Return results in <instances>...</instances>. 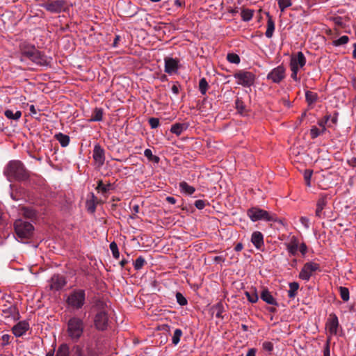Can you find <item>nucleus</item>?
<instances>
[{"mask_svg":"<svg viewBox=\"0 0 356 356\" xmlns=\"http://www.w3.org/2000/svg\"><path fill=\"white\" fill-rule=\"evenodd\" d=\"M254 10L249 8H243L241 10V16L244 22H249L253 17Z\"/></svg>","mask_w":356,"mask_h":356,"instance_id":"7c9ffc66","label":"nucleus"},{"mask_svg":"<svg viewBox=\"0 0 356 356\" xmlns=\"http://www.w3.org/2000/svg\"><path fill=\"white\" fill-rule=\"evenodd\" d=\"M324 131L322 130H320L316 127H312L310 129V135L312 138H316L318 136H319L321 134H322Z\"/></svg>","mask_w":356,"mask_h":356,"instance_id":"8fccbe9b","label":"nucleus"},{"mask_svg":"<svg viewBox=\"0 0 356 356\" xmlns=\"http://www.w3.org/2000/svg\"><path fill=\"white\" fill-rule=\"evenodd\" d=\"M298 250L300 252L302 256H305L307 252V247L306 244L304 243L300 244Z\"/></svg>","mask_w":356,"mask_h":356,"instance_id":"4d7b16f0","label":"nucleus"},{"mask_svg":"<svg viewBox=\"0 0 356 356\" xmlns=\"http://www.w3.org/2000/svg\"><path fill=\"white\" fill-rule=\"evenodd\" d=\"M320 270V264L314 261H309L304 264L300 273L299 278L308 282L313 273Z\"/></svg>","mask_w":356,"mask_h":356,"instance_id":"1a4fd4ad","label":"nucleus"},{"mask_svg":"<svg viewBox=\"0 0 356 356\" xmlns=\"http://www.w3.org/2000/svg\"><path fill=\"white\" fill-rule=\"evenodd\" d=\"M15 231L20 241L30 238L33 233L34 227L31 223L22 219L15 220L14 223Z\"/></svg>","mask_w":356,"mask_h":356,"instance_id":"7ed1b4c3","label":"nucleus"},{"mask_svg":"<svg viewBox=\"0 0 356 356\" xmlns=\"http://www.w3.org/2000/svg\"><path fill=\"white\" fill-rule=\"evenodd\" d=\"M40 6L51 13L59 14L69 10L66 0H47Z\"/></svg>","mask_w":356,"mask_h":356,"instance_id":"20e7f679","label":"nucleus"},{"mask_svg":"<svg viewBox=\"0 0 356 356\" xmlns=\"http://www.w3.org/2000/svg\"><path fill=\"white\" fill-rule=\"evenodd\" d=\"M227 10L229 13L232 14V15H235L236 13H238V7H235V8L229 7L227 8Z\"/></svg>","mask_w":356,"mask_h":356,"instance_id":"680f3d73","label":"nucleus"},{"mask_svg":"<svg viewBox=\"0 0 356 356\" xmlns=\"http://www.w3.org/2000/svg\"><path fill=\"white\" fill-rule=\"evenodd\" d=\"M246 356H256V350L254 348H250L246 354Z\"/></svg>","mask_w":356,"mask_h":356,"instance_id":"338daca9","label":"nucleus"},{"mask_svg":"<svg viewBox=\"0 0 356 356\" xmlns=\"http://www.w3.org/2000/svg\"><path fill=\"white\" fill-rule=\"evenodd\" d=\"M251 242L257 249H260L264 245V236L261 232H254L251 236Z\"/></svg>","mask_w":356,"mask_h":356,"instance_id":"aec40b11","label":"nucleus"},{"mask_svg":"<svg viewBox=\"0 0 356 356\" xmlns=\"http://www.w3.org/2000/svg\"><path fill=\"white\" fill-rule=\"evenodd\" d=\"M273 343L270 341H264L262 343V348L264 350L271 353L273 350Z\"/></svg>","mask_w":356,"mask_h":356,"instance_id":"3c124183","label":"nucleus"},{"mask_svg":"<svg viewBox=\"0 0 356 356\" xmlns=\"http://www.w3.org/2000/svg\"><path fill=\"white\" fill-rule=\"evenodd\" d=\"M110 249L112 252L113 256L115 259H118L120 257V252L117 244L115 242H112L110 244Z\"/></svg>","mask_w":356,"mask_h":356,"instance_id":"49530a36","label":"nucleus"},{"mask_svg":"<svg viewBox=\"0 0 356 356\" xmlns=\"http://www.w3.org/2000/svg\"><path fill=\"white\" fill-rule=\"evenodd\" d=\"M305 98L307 103L312 104L317 100L318 95L316 92L308 90L305 92Z\"/></svg>","mask_w":356,"mask_h":356,"instance_id":"f704fd0d","label":"nucleus"},{"mask_svg":"<svg viewBox=\"0 0 356 356\" xmlns=\"http://www.w3.org/2000/svg\"><path fill=\"white\" fill-rule=\"evenodd\" d=\"M285 245L289 255L296 256L298 254L300 243L296 236H291L289 241L285 243Z\"/></svg>","mask_w":356,"mask_h":356,"instance_id":"dca6fc26","label":"nucleus"},{"mask_svg":"<svg viewBox=\"0 0 356 356\" xmlns=\"http://www.w3.org/2000/svg\"><path fill=\"white\" fill-rule=\"evenodd\" d=\"M85 300V291L82 289H76L70 293L67 299V302L70 307L79 309L83 306Z\"/></svg>","mask_w":356,"mask_h":356,"instance_id":"0eeeda50","label":"nucleus"},{"mask_svg":"<svg viewBox=\"0 0 356 356\" xmlns=\"http://www.w3.org/2000/svg\"><path fill=\"white\" fill-rule=\"evenodd\" d=\"M300 221L306 229H308L309 228V219L307 217L302 216L300 219Z\"/></svg>","mask_w":356,"mask_h":356,"instance_id":"864d4df0","label":"nucleus"},{"mask_svg":"<svg viewBox=\"0 0 356 356\" xmlns=\"http://www.w3.org/2000/svg\"><path fill=\"white\" fill-rule=\"evenodd\" d=\"M10 335L5 334L0 337V346L4 347L10 343Z\"/></svg>","mask_w":356,"mask_h":356,"instance_id":"de8ad7c7","label":"nucleus"},{"mask_svg":"<svg viewBox=\"0 0 356 356\" xmlns=\"http://www.w3.org/2000/svg\"><path fill=\"white\" fill-rule=\"evenodd\" d=\"M332 20L333 21L334 24L339 28H344L346 26V19L341 17H333Z\"/></svg>","mask_w":356,"mask_h":356,"instance_id":"c9c22d12","label":"nucleus"},{"mask_svg":"<svg viewBox=\"0 0 356 356\" xmlns=\"http://www.w3.org/2000/svg\"><path fill=\"white\" fill-rule=\"evenodd\" d=\"M330 115H326L325 116V120L321 121L318 122V125L322 127V131H325L326 130L325 129V124L327 123L330 120Z\"/></svg>","mask_w":356,"mask_h":356,"instance_id":"6e6d98bb","label":"nucleus"},{"mask_svg":"<svg viewBox=\"0 0 356 356\" xmlns=\"http://www.w3.org/2000/svg\"><path fill=\"white\" fill-rule=\"evenodd\" d=\"M3 173L9 181H25L29 177L24 164L17 160L9 161L4 168Z\"/></svg>","mask_w":356,"mask_h":356,"instance_id":"f257e3e1","label":"nucleus"},{"mask_svg":"<svg viewBox=\"0 0 356 356\" xmlns=\"http://www.w3.org/2000/svg\"><path fill=\"white\" fill-rule=\"evenodd\" d=\"M248 216L252 221L264 220L267 222H276L277 217L268 211L258 207H252L248 210Z\"/></svg>","mask_w":356,"mask_h":356,"instance_id":"39448f33","label":"nucleus"},{"mask_svg":"<svg viewBox=\"0 0 356 356\" xmlns=\"http://www.w3.org/2000/svg\"><path fill=\"white\" fill-rule=\"evenodd\" d=\"M330 35L332 44H346L349 40L347 35H343L340 38H338L337 35H332L330 34Z\"/></svg>","mask_w":356,"mask_h":356,"instance_id":"bb28decb","label":"nucleus"},{"mask_svg":"<svg viewBox=\"0 0 356 356\" xmlns=\"http://www.w3.org/2000/svg\"><path fill=\"white\" fill-rule=\"evenodd\" d=\"M95 325L99 330H104L108 325V316L105 312L101 311L98 312L95 317Z\"/></svg>","mask_w":356,"mask_h":356,"instance_id":"f8f14e48","label":"nucleus"},{"mask_svg":"<svg viewBox=\"0 0 356 356\" xmlns=\"http://www.w3.org/2000/svg\"><path fill=\"white\" fill-rule=\"evenodd\" d=\"M261 298L266 303L272 305H277L276 300L273 298L271 293L267 289L262 291L261 293Z\"/></svg>","mask_w":356,"mask_h":356,"instance_id":"4be33fe9","label":"nucleus"},{"mask_svg":"<svg viewBox=\"0 0 356 356\" xmlns=\"http://www.w3.org/2000/svg\"><path fill=\"white\" fill-rule=\"evenodd\" d=\"M323 355H324V356H330V346H329L328 341L327 342L326 345L325 346L324 350H323Z\"/></svg>","mask_w":356,"mask_h":356,"instance_id":"e2e57ef3","label":"nucleus"},{"mask_svg":"<svg viewBox=\"0 0 356 356\" xmlns=\"http://www.w3.org/2000/svg\"><path fill=\"white\" fill-rule=\"evenodd\" d=\"M166 201H167L168 203L171 204H175V203H176V200H175V197H171V196H168V197H166Z\"/></svg>","mask_w":356,"mask_h":356,"instance_id":"69168bd1","label":"nucleus"},{"mask_svg":"<svg viewBox=\"0 0 356 356\" xmlns=\"http://www.w3.org/2000/svg\"><path fill=\"white\" fill-rule=\"evenodd\" d=\"M182 331L181 329H176L174 332V334L172 338V343L176 346L179 343L180 341V338L182 336Z\"/></svg>","mask_w":356,"mask_h":356,"instance_id":"e433bc0d","label":"nucleus"},{"mask_svg":"<svg viewBox=\"0 0 356 356\" xmlns=\"http://www.w3.org/2000/svg\"><path fill=\"white\" fill-rule=\"evenodd\" d=\"M172 92L174 93V94H178L179 93V88L178 86H177L176 85H174L172 86Z\"/></svg>","mask_w":356,"mask_h":356,"instance_id":"774afa93","label":"nucleus"},{"mask_svg":"<svg viewBox=\"0 0 356 356\" xmlns=\"http://www.w3.org/2000/svg\"><path fill=\"white\" fill-rule=\"evenodd\" d=\"M144 155L146 156L149 161H152L154 163H159V158L157 156L153 155L152 152L150 149H146L144 151Z\"/></svg>","mask_w":356,"mask_h":356,"instance_id":"a19ab883","label":"nucleus"},{"mask_svg":"<svg viewBox=\"0 0 356 356\" xmlns=\"http://www.w3.org/2000/svg\"><path fill=\"white\" fill-rule=\"evenodd\" d=\"M65 278L59 275H54L51 277L50 281V287L51 289L58 291L66 284Z\"/></svg>","mask_w":356,"mask_h":356,"instance_id":"f3484780","label":"nucleus"},{"mask_svg":"<svg viewBox=\"0 0 356 356\" xmlns=\"http://www.w3.org/2000/svg\"><path fill=\"white\" fill-rule=\"evenodd\" d=\"M208 83L205 78H202L199 82V90L202 95H205L208 90Z\"/></svg>","mask_w":356,"mask_h":356,"instance_id":"4c0bfd02","label":"nucleus"},{"mask_svg":"<svg viewBox=\"0 0 356 356\" xmlns=\"http://www.w3.org/2000/svg\"><path fill=\"white\" fill-rule=\"evenodd\" d=\"M327 204V195H323L318 200L316 203V209L315 212V215L318 218H323L325 217L324 213L323 210L325 208Z\"/></svg>","mask_w":356,"mask_h":356,"instance_id":"6ab92c4d","label":"nucleus"},{"mask_svg":"<svg viewBox=\"0 0 356 356\" xmlns=\"http://www.w3.org/2000/svg\"><path fill=\"white\" fill-rule=\"evenodd\" d=\"M339 292H340V296H341V299L343 301L347 302L350 298L348 289L346 287L340 286Z\"/></svg>","mask_w":356,"mask_h":356,"instance_id":"79ce46f5","label":"nucleus"},{"mask_svg":"<svg viewBox=\"0 0 356 356\" xmlns=\"http://www.w3.org/2000/svg\"><path fill=\"white\" fill-rule=\"evenodd\" d=\"M312 172L309 171V170H306L304 174V177L307 181V185L308 186H310V180H311V177H312Z\"/></svg>","mask_w":356,"mask_h":356,"instance_id":"5fc2aeb1","label":"nucleus"},{"mask_svg":"<svg viewBox=\"0 0 356 356\" xmlns=\"http://www.w3.org/2000/svg\"><path fill=\"white\" fill-rule=\"evenodd\" d=\"M291 78L295 81H298V79L297 74H298V72L299 70H296L295 68V67H293V68H291Z\"/></svg>","mask_w":356,"mask_h":356,"instance_id":"052dcab7","label":"nucleus"},{"mask_svg":"<svg viewBox=\"0 0 356 356\" xmlns=\"http://www.w3.org/2000/svg\"><path fill=\"white\" fill-rule=\"evenodd\" d=\"M266 16L268 17V20L267 29L265 34L267 38H271L275 30V22L269 13H266Z\"/></svg>","mask_w":356,"mask_h":356,"instance_id":"5701e85b","label":"nucleus"},{"mask_svg":"<svg viewBox=\"0 0 356 356\" xmlns=\"http://www.w3.org/2000/svg\"><path fill=\"white\" fill-rule=\"evenodd\" d=\"M245 294L248 300L250 302L255 303L258 301L259 297H258V295L255 289H252L249 291H245Z\"/></svg>","mask_w":356,"mask_h":356,"instance_id":"2f4dec72","label":"nucleus"},{"mask_svg":"<svg viewBox=\"0 0 356 356\" xmlns=\"http://www.w3.org/2000/svg\"><path fill=\"white\" fill-rule=\"evenodd\" d=\"M286 77V69L283 65H279L273 68L266 76L268 81L274 83H280Z\"/></svg>","mask_w":356,"mask_h":356,"instance_id":"9d476101","label":"nucleus"},{"mask_svg":"<svg viewBox=\"0 0 356 356\" xmlns=\"http://www.w3.org/2000/svg\"><path fill=\"white\" fill-rule=\"evenodd\" d=\"M212 310L216 313L217 318H222V314L224 311V307L222 302H218L212 307Z\"/></svg>","mask_w":356,"mask_h":356,"instance_id":"72a5a7b5","label":"nucleus"},{"mask_svg":"<svg viewBox=\"0 0 356 356\" xmlns=\"http://www.w3.org/2000/svg\"><path fill=\"white\" fill-rule=\"evenodd\" d=\"M29 327L30 325L27 321H22L14 325L12 330L16 337H20L29 330Z\"/></svg>","mask_w":356,"mask_h":356,"instance_id":"2eb2a0df","label":"nucleus"},{"mask_svg":"<svg viewBox=\"0 0 356 356\" xmlns=\"http://www.w3.org/2000/svg\"><path fill=\"white\" fill-rule=\"evenodd\" d=\"M27 59L32 62L44 65L46 63V57L39 51L34 48V46H31L28 49H24L22 52V61H26Z\"/></svg>","mask_w":356,"mask_h":356,"instance_id":"423d86ee","label":"nucleus"},{"mask_svg":"<svg viewBox=\"0 0 356 356\" xmlns=\"http://www.w3.org/2000/svg\"><path fill=\"white\" fill-rule=\"evenodd\" d=\"M188 127L186 123H175L172 125L170 131L176 136H180Z\"/></svg>","mask_w":356,"mask_h":356,"instance_id":"412c9836","label":"nucleus"},{"mask_svg":"<svg viewBox=\"0 0 356 356\" xmlns=\"http://www.w3.org/2000/svg\"><path fill=\"white\" fill-rule=\"evenodd\" d=\"M236 83L243 87H250L255 80V75L248 71L240 70L234 74Z\"/></svg>","mask_w":356,"mask_h":356,"instance_id":"6e6552de","label":"nucleus"},{"mask_svg":"<svg viewBox=\"0 0 356 356\" xmlns=\"http://www.w3.org/2000/svg\"><path fill=\"white\" fill-rule=\"evenodd\" d=\"M55 356H70V349L67 343L60 344L56 350Z\"/></svg>","mask_w":356,"mask_h":356,"instance_id":"393cba45","label":"nucleus"},{"mask_svg":"<svg viewBox=\"0 0 356 356\" xmlns=\"http://www.w3.org/2000/svg\"><path fill=\"white\" fill-rule=\"evenodd\" d=\"M176 300L177 303L181 306L186 305L188 303L186 298L180 292L176 293Z\"/></svg>","mask_w":356,"mask_h":356,"instance_id":"a18cd8bd","label":"nucleus"},{"mask_svg":"<svg viewBox=\"0 0 356 356\" xmlns=\"http://www.w3.org/2000/svg\"><path fill=\"white\" fill-rule=\"evenodd\" d=\"M145 263V260L143 257H138L134 263V266L136 270H140L143 268Z\"/></svg>","mask_w":356,"mask_h":356,"instance_id":"c03bdc74","label":"nucleus"},{"mask_svg":"<svg viewBox=\"0 0 356 356\" xmlns=\"http://www.w3.org/2000/svg\"><path fill=\"white\" fill-rule=\"evenodd\" d=\"M92 158L99 166H102L105 161V151L99 145H95L93 149Z\"/></svg>","mask_w":356,"mask_h":356,"instance_id":"4468645a","label":"nucleus"},{"mask_svg":"<svg viewBox=\"0 0 356 356\" xmlns=\"http://www.w3.org/2000/svg\"><path fill=\"white\" fill-rule=\"evenodd\" d=\"M72 350L73 356H87L83 352V346L80 345L74 346Z\"/></svg>","mask_w":356,"mask_h":356,"instance_id":"37998d69","label":"nucleus"},{"mask_svg":"<svg viewBox=\"0 0 356 356\" xmlns=\"http://www.w3.org/2000/svg\"><path fill=\"white\" fill-rule=\"evenodd\" d=\"M55 137L62 147H67L69 145L70 137L67 135L58 133L56 134Z\"/></svg>","mask_w":356,"mask_h":356,"instance_id":"c756f323","label":"nucleus"},{"mask_svg":"<svg viewBox=\"0 0 356 356\" xmlns=\"http://www.w3.org/2000/svg\"><path fill=\"white\" fill-rule=\"evenodd\" d=\"M84 329L83 321L78 317L71 318L67 323V334L74 341H78L83 334Z\"/></svg>","mask_w":356,"mask_h":356,"instance_id":"f03ea898","label":"nucleus"},{"mask_svg":"<svg viewBox=\"0 0 356 356\" xmlns=\"http://www.w3.org/2000/svg\"><path fill=\"white\" fill-rule=\"evenodd\" d=\"M179 190L181 193L186 195H192L195 191V188L186 181H181L179 183Z\"/></svg>","mask_w":356,"mask_h":356,"instance_id":"b1692460","label":"nucleus"},{"mask_svg":"<svg viewBox=\"0 0 356 356\" xmlns=\"http://www.w3.org/2000/svg\"><path fill=\"white\" fill-rule=\"evenodd\" d=\"M4 115L8 119L18 120L22 116V112L20 111L14 112L12 110H6L4 112Z\"/></svg>","mask_w":356,"mask_h":356,"instance_id":"c85d7f7f","label":"nucleus"},{"mask_svg":"<svg viewBox=\"0 0 356 356\" xmlns=\"http://www.w3.org/2000/svg\"><path fill=\"white\" fill-rule=\"evenodd\" d=\"M149 124L152 129H156L159 125V120L156 118H152L149 119Z\"/></svg>","mask_w":356,"mask_h":356,"instance_id":"603ef678","label":"nucleus"},{"mask_svg":"<svg viewBox=\"0 0 356 356\" xmlns=\"http://www.w3.org/2000/svg\"><path fill=\"white\" fill-rule=\"evenodd\" d=\"M96 199L94 194H92L91 197L88 199L86 202L87 211L90 213H94L96 210Z\"/></svg>","mask_w":356,"mask_h":356,"instance_id":"a878e982","label":"nucleus"},{"mask_svg":"<svg viewBox=\"0 0 356 356\" xmlns=\"http://www.w3.org/2000/svg\"><path fill=\"white\" fill-rule=\"evenodd\" d=\"M29 111H30L29 114L32 117L38 118V117L36 116L38 114V110L35 108L34 105H33V104L29 105Z\"/></svg>","mask_w":356,"mask_h":356,"instance_id":"13d9d810","label":"nucleus"},{"mask_svg":"<svg viewBox=\"0 0 356 356\" xmlns=\"http://www.w3.org/2000/svg\"><path fill=\"white\" fill-rule=\"evenodd\" d=\"M227 59L229 63L234 64H238L241 61L238 55L234 53H228L227 55Z\"/></svg>","mask_w":356,"mask_h":356,"instance_id":"ea45409f","label":"nucleus"},{"mask_svg":"<svg viewBox=\"0 0 356 356\" xmlns=\"http://www.w3.org/2000/svg\"><path fill=\"white\" fill-rule=\"evenodd\" d=\"M195 206L198 209H203L205 207V202L202 200H198L195 202Z\"/></svg>","mask_w":356,"mask_h":356,"instance_id":"bf43d9fd","label":"nucleus"},{"mask_svg":"<svg viewBox=\"0 0 356 356\" xmlns=\"http://www.w3.org/2000/svg\"><path fill=\"white\" fill-rule=\"evenodd\" d=\"M164 71L169 75L177 74L179 69V60L167 56L164 58Z\"/></svg>","mask_w":356,"mask_h":356,"instance_id":"9b49d317","label":"nucleus"},{"mask_svg":"<svg viewBox=\"0 0 356 356\" xmlns=\"http://www.w3.org/2000/svg\"><path fill=\"white\" fill-rule=\"evenodd\" d=\"M277 3L282 13L292 5L291 0H277Z\"/></svg>","mask_w":356,"mask_h":356,"instance_id":"58836bf2","label":"nucleus"},{"mask_svg":"<svg viewBox=\"0 0 356 356\" xmlns=\"http://www.w3.org/2000/svg\"><path fill=\"white\" fill-rule=\"evenodd\" d=\"M305 63L306 58L304 54L301 51H299L297 54L291 57L290 67L293 68V67H295L296 70H299L305 66Z\"/></svg>","mask_w":356,"mask_h":356,"instance_id":"ddd939ff","label":"nucleus"},{"mask_svg":"<svg viewBox=\"0 0 356 356\" xmlns=\"http://www.w3.org/2000/svg\"><path fill=\"white\" fill-rule=\"evenodd\" d=\"M103 109L101 108H95L91 118L90 119V122H100L103 119Z\"/></svg>","mask_w":356,"mask_h":356,"instance_id":"cd10ccee","label":"nucleus"},{"mask_svg":"<svg viewBox=\"0 0 356 356\" xmlns=\"http://www.w3.org/2000/svg\"><path fill=\"white\" fill-rule=\"evenodd\" d=\"M243 245L241 243H238L236 245V246L234 248V250L236 252H240V251H241L243 250Z\"/></svg>","mask_w":356,"mask_h":356,"instance_id":"0e129e2a","label":"nucleus"},{"mask_svg":"<svg viewBox=\"0 0 356 356\" xmlns=\"http://www.w3.org/2000/svg\"><path fill=\"white\" fill-rule=\"evenodd\" d=\"M97 188L98 190H100L103 193H106L111 188V184H104L102 181H99Z\"/></svg>","mask_w":356,"mask_h":356,"instance_id":"09e8293b","label":"nucleus"},{"mask_svg":"<svg viewBox=\"0 0 356 356\" xmlns=\"http://www.w3.org/2000/svg\"><path fill=\"white\" fill-rule=\"evenodd\" d=\"M289 290L288 291V296L289 298H293L296 296L297 291L299 289V284L293 282L289 283Z\"/></svg>","mask_w":356,"mask_h":356,"instance_id":"473e14b6","label":"nucleus"},{"mask_svg":"<svg viewBox=\"0 0 356 356\" xmlns=\"http://www.w3.org/2000/svg\"><path fill=\"white\" fill-rule=\"evenodd\" d=\"M339 327V320L335 314H330L328 318L326 327L330 335H335L337 333V329Z\"/></svg>","mask_w":356,"mask_h":356,"instance_id":"a211bd4d","label":"nucleus"}]
</instances>
